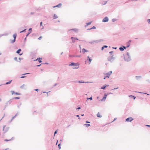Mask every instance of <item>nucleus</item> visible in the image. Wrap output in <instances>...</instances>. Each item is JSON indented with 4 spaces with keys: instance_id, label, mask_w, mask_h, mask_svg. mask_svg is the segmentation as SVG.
Instances as JSON below:
<instances>
[{
    "instance_id": "nucleus-30",
    "label": "nucleus",
    "mask_w": 150,
    "mask_h": 150,
    "mask_svg": "<svg viewBox=\"0 0 150 150\" xmlns=\"http://www.w3.org/2000/svg\"><path fill=\"white\" fill-rule=\"evenodd\" d=\"M95 41H96V40L91 41L90 42H89V43L91 44H93L94 43H96Z\"/></svg>"
},
{
    "instance_id": "nucleus-29",
    "label": "nucleus",
    "mask_w": 150,
    "mask_h": 150,
    "mask_svg": "<svg viewBox=\"0 0 150 150\" xmlns=\"http://www.w3.org/2000/svg\"><path fill=\"white\" fill-rule=\"evenodd\" d=\"M84 125L86 127H88L90 126V125L89 124H85Z\"/></svg>"
},
{
    "instance_id": "nucleus-53",
    "label": "nucleus",
    "mask_w": 150,
    "mask_h": 150,
    "mask_svg": "<svg viewBox=\"0 0 150 150\" xmlns=\"http://www.w3.org/2000/svg\"><path fill=\"white\" fill-rule=\"evenodd\" d=\"M14 59L16 61H17V57H15L14 58Z\"/></svg>"
},
{
    "instance_id": "nucleus-42",
    "label": "nucleus",
    "mask_w": 150,
    "mask_h": 150,
    "mask_svg": "<svg viewBox=\"0 0 150 150\" xmlns=\"http://www.w3.org/2000/svg\"><path fill=\"white\" fill-rule=\"evenodd\" d=\"M147 21L148 22V23L150 24V19H147Z\"/></svg>"
},
{
    "instance_id": "nucleus-45",
    "label": "nucleus",
    "mask_w": 150,
    "mask_h": 150,
    "mask_svg": "<svg viewBox=\"0 0 150 150\" xmlns=\"http://www.w3.org/2000/svg\"><path fill=\"white\" fill-rule=\"evenodd\" d=\"M50 92V91H49V92H45V91H44V92H43V93H47V96H48V93L49 92Z\"/></svg>"
},
{
    "instance_id": "nucleus-47",
    "label": "nucleus",
    "mask_w": 150,
    "mask_h": 150,
    "mask_svg": "<svg viewBox=\"0 0 150 150\" xmlns=\"http://www.w3.org/2000/svg\"><path fill=\"white\" fill-rule=\"evenodd\" d=\"M28 30L29 31V32L31 31V32L32 31V29L31 28H29Z\"/></svg>"
},
{
    "instance_id": "nucleus-34",
    "label": "nucleus",
    "mask_w": 150,
    "mask_h": 150,
    "mask_svg": "<svg viewBox=\"0 0 150 150\" xmlns=\"http://www.w3.org/2000/svg\"><path fill=\"white\" fill-rule=\"evenodd\" d=\"M88 100H92V96H91V97L89 98H87V101Z\"/></svg>"
},
{
    "instance_id": "nucleus-57",
    "label": "nucleus",
    "mask_w": 150,
    "mask_h": 150,
    "mask_svg": "<svg viewBox=\"0 0 150 150\" xmlns=\"http://www.w3.org/2000/svg\"><path fill=\"white\" fill-rule=\"evenodd\" d=\"M11 140V139H9V140H8L7 139H6L4 140V141L6 142H8V141H10Z\"/></svg>"
},
{
    "instance_id": "nucleus-19",
    "label": "nucleus",
    "mask_w": 150,
    "mask_h": 150,
    "mask_svg": "<svg viewBox=\"0 0 150 150\" xmlns=\"http://www.w3.org/2000/svg\"><path fill=\"white\" fill-rule=\"evenodd\" d=\"M92 23V21H91L90 22H89L88 23H86V25L85 26V27H86L87 26L91 24V23Z\"/></svg>"
},
{
    "instance_id": "nucleus-55",
    "label": "nucleus",
    "mask_w": 150,
    "mask_h": 150,
    "mask_svg": "<svg viewBox=\"0 0 150 150\" xmlns=\"http://www.w3.org/2000/svg\"><path fill=\"white\" fill-rule=\"evenodd\" d=\"M123 47V48H124V50L125 49H126V48H127V46L126 47H125V46H122Z\"/></svg>"
},
{
    "instance_id": "nucleus-17",
    "label": "nucleus",
    "mask_w": 150,
    "mask_h": 150,
    "mask_svg": "<svg viewBox=\"0 0 150 150\" xmlns=\"http://www.w3.org/2000/svg\"><path fill=\"white\" fill-rule=\"evenodd\" d=\"M82 52L83 54H84L85 52H88V50L84 48H83L82 50Z\"/></svg>"
},
{
    "instance_id": "nucleus-3",
    "label": "nucleus",
    "mask_w": 150,
    "mask_h": 150,
    "mask_svg": "<svg viewBox=\"0 0 150 150\" xmlns=\"http://www.w3.org/2000/svg\"><path fill=\"white\" fill-rule=\"evenodd\" d=\"M11 99H10L9 100L7 101L5 103L6 105L5 106V108H4V110L6 107L8 106V105L10 104H11V103L12 102Z\"/></svg>"
},
{
    "instance_id": "nucleus-1",
    "label": "nucleus",
    "mask_w": 150,
    "mask_h": 150,
    "mask_svg": "<svg viewBox=\"0 0 150 150\" xmlns=\"http://www.w3.org/2000/svg\"><path fill=\"white\" fill-rule=\"evenodd\" d=\"M124 59L125 61L128 62L131 60V57L129 52H127L126 54L124 55Z\"/></svg>"
},
{
    "instance_id": "nucleus-22",
    "label": "nucleus",
    "mask_w": 150,
    "mask_h": 150,
    "mask_svg": "<svg viewBox=\"0 0 150 150\" xmlns=\"http://www.w3.org/2000/svg\"><path fill=\"white\" fill-rule=\"evenodd\" d=\"M10 42L11 43H13L16 41V40L13 39V40H10Z\"/></svg>"
},
{
    "instance_id": "nucleus-32",
    "label": "nucleus",
    "mask_w": 150,
    "mask_h": 150,
    "mask_svg": "<svg viewBox=\"0 0 150 150\" xmlns=\"http://www.w3.org/2000/svg\"><path fill=\"white\" fill-rule=\"evenodd\" d=\"M126 45H127V47L128 48L130 46V43H128L127 42L126 43Z\"/></svg>"
},
{
    "instance_id": "nucleus-8",
    "label": "nucleus",
    "mask_w": 150,
    "mask_h": 150,
    "mask_svg": "<svg viewBox=\"0 0 150 150\" xmlns=\"http://www.w3.org/2000/svg\"><path fill=\"white\" fill-rule=\"evenodd\" d=\"M108 18L107 17H105L103 20L102 21L103 22H107L108 21Z\"/></svg>"
},
{
    "instance_id": "nucleus-48",
    "label": "nucleus",
    "mask_w": 150,
    "mask_h": 150,
    "mask_svg": "<svg viewBox=\"0 0 150 150\" xmlns=\"http://www.w3.org/2000/svg\"><path fill=\"white\" fill-rule=\"evenodd\" d=\"M76 117H78V119L80 120V117L79 116V115H76Z\"/></svg>"
},
{
    "instance_id": "nucleus-33",
    "label": "nucleus",
    "mask_w": 150,
    "mask_h": 150,
    "mask_svg": "<svg viewBox=\"0 0 150 150\" xmlns=\"http://www.w3.org/2000/svg\"><path fill=\"white\" fill-rule=\"evenodd\" d=\"M106 87V86H105V85L103 86L101 88V89H105Z\"/></svg>"
},
{
    "instance_id": "nucleus-9",
    "label": "nucleus",
    "mask_w": 150,
    "mask_h": 150,
    "mask_svg": "<svg viewBox=\"0 0 150 150\" xmlns=\"http://www.w3.org/2000/svg\"><path fill=\"white\" fill-rule=\"evenodd\" d=\"M62 6V4L59 3L57 5L52 6V8H54L55 7H58V8H60Z\"/></svg>"
},
{
    "instance_id": "nucleus-25",
    "label": "nucleus",
    "mask_w": 150,
    "mask_h": 150,
    "mask_svg": "<svg viewBox=\"0 0 150 150\" xmlns=\"http://www.w3.org/2000/svg\"><path fill=\"white\" fill-rule=\"evenodd\" d=\"M97 116L98 117H101L102 116L100 115V113L99 112H98L97 114Z\"/></svg>"
},
{
    "instance_id": "nucleus-35",
    "label": "nucleus",
    "mask_w": 150,
    "mask_h": 150,
    "mask_svg": "<svg viewBox=\"0 0 150 150\" xmlns=\"http://www.w3.org/2000/svg\"><path fill=\"white\" fill-rule=\"evenodd\" d=\"M26 30V29H24V30L21 31L20 32V33H23V32H25V30Z\"/></svg>"
},
{
    "instance_id": "nucleus-49",
    "label": "nucleus",
    "mask_w": 150,
    "mask_h": 150,
    "mask_svg": "<svg viewBox=\"0 0 150 150\" xmlns=\"http://www.w3.org/2000/svg\"><path fill=\"white\" fill-rule=\"evenodd\" d=\"M80 55H75V57H81Z\"/></svg>"
},
{
    "instance_id": "nucleus-36",
    "label": "nucleus",
    "mask_w": 150,
    "mask_h": 150,
    "mask_svg": "<svg viewBox=\"0 0 150 150\" xmlns=\"http://www.w3.org/2000/svg\"><path fill=\"white\" fill-rule=\"evenodd\" d=\"M146 81L148 83H150V79H147L146 80Z\"/></svg>"
},
{
    "instance_id": "nucleus-12",
    "label": "nucleus",
    "mask_w": 150,
    "mask_h": 150,
    "mask_svg": "<svg viewBox=\"0 0 150 150\" xmlns=\"http://www.w3.org/2000/svg\"><path fill=\"white\" fill-rule=\"evenodd\" d=\"M42 59L41 58H38L34 60V61H37L38 60L39 63H41L42 62L41 59Z\"/></svg>"
},
{
    "instance_id": "nucleus-16",
    "label": "nucleus",
    "mask_w": 150,
    "mask_h": 150,
    "mask_svg": "<svg viewBox=\"0 0 150 150\" xmlns=\"http://www.w3.org/2000/svg\"><path fill=\"white\" fill-rule=\"evenodd\" d=\"M104 40L103 39H100L98 40H96L95 42H96V43H97L98 42H101L102 41H103Z\"/></svg>"
},
{
    "instance_id": "nucleus-23",
    "label": "nucleus",
    "mask_w": 150,
    "mask_h": 150,
    "mask_svg": "<svg viewBox=\"0 0 150 150\" xmlns=\"http://www.w3.org/2000/svg\"><path fill=\"white\" fill-rule=\"evenodd\" d=\"M129 97H132V98L134 100L136 98V97L135 96H132V95H129Z\"/></svg>"
},
{
    "instance_id": "nucleus-2",
    "label": "nucleus",
    "mask_w": 150,
    "mask_h": 150,
    "mask_svg": "<svg viewBox=\"0 0 150 150\" xmlns=\"http://www.w3.org/2000/svg\"><path fill=\"white\" fill-rule=\"evenodd\" d=\"M115 59V58L113 57V55L110 56L108 58V61L112 62Z\"/></svg>"
},
{
    "instance_id": "nucleus-63",
    "label": "nucleus",
    "mask_w": 150,
    "mask_h": 150,
    "mask_svg": "<svg viewBox=\"0 0 150 150\" xmlns=\"http://www.w3.org/2000/svg\"><path fill=\"white\" fill-rule=\"evenodd\" d=\"M146 126L148 127H150V125H146Z\"/></svg>"
},
{
    "instance_id": "nucleus-46",
    "label": "nucleus",
    "mask_w": 150,
    "mask_h": 150,
    "mask_svg": "<svg viewBox=\"0 0 150 150\" xmlns=\"http://www.w3.org/2000/svg\"><path fill=\"white\" fill-rule=\"evenodd\" d=\"M42 36H40L38 38V39L39 40H40L42 38Z\"/></svg>"
},
{
    "instance_id": "nucleus-15",
    "label": "nucleus",
    "mask_w": 150,
    "mask_h": 150,
    "mask_svg": "<svg viewBox=\"0 0 150 150\" xmlns=\"http://www.w3.org/2000/svg\"><path fill=\"white\" fill-rule=\"evenodd\" d=\"M21 51V49H19L16 52V53L18 54H19V55H21L23 54V53L20 54V53Z\"/></svg>"
},
{
    "instance_id": "nucleus-26",
    "label": "nucleus",
    "mask_w": 150,
    "mask_h": 150,
    "mask_svg": "<svg viewBox=\"0 0 150 150\" xmlns=\"http://www.w3.org/2000/svg\"><path fill=\"white\" fill-rule=\"evenodd\" d=\"M119 49L121 51H123L124 50V48H123V47H120L119 48Z\"/></svg>"
},
{
    "instance_id": "nucleus-10",
    "label": "nucleus",
    "mask_w": 150,
    "mask_h": 150,
    "mask_svg": "<svg viewBox=\"0 0 150 150\" xmlns=\"http://www.w3.org/2000/svg\"><path fill=\"white\" fill-rule=\"evenodd\" d=\"M112 71H110L109 72H108L106 73V77L109 78L110 76V74L112 73Z\"/></svg>"
},
{
    "instance_id": "nucleus-43",
    "label": "nucleus",
    "mask_w": 150,
    "mask_h": 150,
    "mask_svg": "<svg viewBox=\"0 0 150 150\" xmlns=\"http://www.w3.org/2000/svg\"><path fill=\"white\" fill-rule=\"evenodd\" d=\"M11 92L12 93V94H13L15 93V92L13 91H11Z\"/></svg>"
},
{
    "instance_id": "nucleus-18",
    "label": "nucleus",
    "mask_w": 150,
    "mask_h": 150,
    "mask_svg": "<svg viewBox=\"0 0 150 150\" xmlns=\"http://www.w3.org/2000/svg\"><path fill=\"white\" fill-rule=\"evenodd\" d=\"M87 60H88L89 62V64H90L91 62V61H92V59L89 56H88L87 58Z\"/></svg>"
},
{
    "instance_id": "nucleus-59",
    "label": "nucleus",
    "mask_w": 150,
    "mask_h": 150,
    "mask_svg": "<svg viewBox=\"0 0 150 150\" xmlns=\"http://www.w3.org/2000/svg\"><path fill=\"white\" fill-rule=\"evenodd\" d=\"M132 41L131 40H129V41L127 42L128 43H130V42Z\"/></svg>"
},
{
    "instance_id": "nucleus-51",
    "label": "nucleus",
    "mask_w": 150,
    "mask_h": 150,
    "mask_svg": "<svg viewBox=\"0 0 150 150\" xmlns=\"http://www.w3.org/2000/svg\"><path fill=\"white\" fill-rule=\"evenodd\" d=\"M26 76H21V78H23L26 77Z\"/></svg>"
},
{
    "instance_id": "nucleus-52",
    "label": "nucleus",
    "mask_w": 150,
    "mask_h": 150,
    "mask_svg": "<svg viewBox=\"0 0 150 150\" xmlns=\"http://www.w3.org/2000/svg\"><path fill=\"white\" fill-rule=\"evenodd\" d=\"M15 94L16 95H21V93H18L17 92H15Z\"/></svg>"
},
{
    "instance_id": "nucleus-58",
    "label": "nucleus",
    "mask_w": 150,
    "mask_h": 150,
    "mask_svg": "<svg viewBox=\"0 0 150 150\" xmlns=\"http://www.w3.org/2000/svg\"><path fill=\"white\" fill-rule=\"evenodd\" d=\"M69 57H75V55H69Z\"/></svg>"
},
{
    "instance_id": "nucleus-11",
    "label": "nucleus",
    "mask_w": 150,
    "mask_h": 150,
    "mask_svg": "<svg viewBox=\"0 0 150 150\" xmlns=\"http://www.w3.org/2000/svg\"><path fill=\"white\" fill-rule=\"evenodd\" d=\"M142 78L141 76H136L135 78L137 80L139 81Z\"/></svg>"
},
{
    "instance_id": "nucleus-56",
    "label": "nucleus",
    "mask_w": 150,
    "mask_h": 150,
    "mask_svg": "<svg viewBox=\"0 0 150 150\" xmlns=\"http://www.w3.org/2000/svg\"><path fill=\"white\" fill-rule=\"evenodd\" d=\"M57 130H56L54 132V135H55V134H56L57 133Z\"/></svg>"
},
{
    "instance_id": "nucleus-50",
    "label": "nucleus",
    "mask_w": 150,
    "mask_h": 150,
    "mask_svg": "<svg viewBox=\"0 0 150 150\" xmlns=\"http://www.w3.org/2000/svg\"><path fill=\"white\" fill-rule=\"evenodd\" d=\"M21 103L20 105H17V107L18 108H20V106H21Z\"/></svg>"
},
{
    "instance_id": "nucleus-37",
    "label": "nucleus",
    "mask_w": 150,
    "mask_h": 150,
    "mask_svg": "<svg viewBox=\"0 0 150 150\" xmlns=\"http://www.w3.org/2000/svg\"><path fill=\"white\" fill-rule=\"evenodd\" d=\"M116 20V19L115 18H113L112 19V22H114Z\"/></svg>"
},
{
    "instance_id": "nucleus-40",
    "label": "nucleus",
    "mask_w": 150,
    "mask_h": 150,
    "mask_svg": "<svg viewBox=\"0 0 150 150\" xmlns=\"http://www.w3.org/2000/svg\"><path fill=\"white\" fill-rule=\"evenodd\" d=\"M60 143L58 145V147H59V149H61V147L60 146Z\"/></svg>"
},
{
    "instance_id": "nucleus-39",
    "label": "nucleus",
    "mask_w": 150,
    "mask_h": 150,
    "mask_svg": "<svg viewBox=\"0 0 150 150\" xmlns=\"http://www.w3.org/2000/svg\"><path fill=\"white\" fill-rule=\"evenodd\" d=\"M96 29V27L95 26H93L92 27L90 28V29Z\"/></svg>"
},
{
    "instance_id": "nucleus-27",
    "label": "nucleus",
    "mask_w": 150,
    "mask_h": 150,
    "mask_svg": "<svg viewBox=\"0 0 150 150\" xmlns=\"http://www.w3.org/2000/svg\"><path fill=\"white\" fill-rule=\"evenodd\" d=\"M58 16L55 14H54L53 16V19H55L57 18Z\"/></svg>"
},
{
    "instance_id": "nucleus-62",
    "label": "nucleus",
    "mask_w": 150,
    "mask_h": 150,
    "mask_svg": "<svg viewBox=\"0 0 150 150\" xmlns=\"http://www.w3.org/2000/svg\"><path fill=\"white\" fill-rule=\"evenodd\" d=\"M34 90L38 92V91L39 90L38 89H34Z\"/></svg>"
},
{
    "instance_id": "nucleus-13",
    "label": "nucleus",
    "mask_w": 150,
    "mask_h": 150,
    "mask_svg": "<svg viewBox=\"0 0 150 150\" xmlns=\"http://www.w3.org/2000/svg\"><path fill=\"white\" fill-rule=\"evenodd\" d=\"M10 33H11V32H9L8 33H4V34H1V35H2V37L3 36H7V35H8Z\"/></svg>"
},
{
    "instance_id": "nucleus-44",
    "label": "nucleus",
    "mask_w": 150,
    "mask_h": 150,
    "mask_svg": "<svg viewBox=\"0 0 150 150\" xmlns=\"http://www.w3.org/2000/svg\"><path fill=\"white\" fill-rule=\"evenodd\" d=\"M20 98V97H16L14 98V99H19Z\"/></svg>"
},
{
    "instance_id": "nucleus-28",
    "label": "nucleus",
    "mask_w": 150,
    "mask_h": 150,
    "mask_svg": "<svg viewBox=\"0 0 150 150\" xmlns=\"http://www.w3.org/2000/svg\"><path fill=\"white\" fill-rule=\"evenodd\" d=\"M108 46L107 45H104L101 48V50H103V49L105 48H107Z\"/></svg>"
},
{
    "instance_id": "nucleus-7",
    "label": "nucleus",
    "mask_w": 150,
    "mask_h": 150,
    "mask_svg": "<svg viewBox=\"0 0 150 150\" xmlns=\"http://www.w3.org/2000/svg\"><path fill=\"white\" fill-rule=\"evenodd\" d=\"M108 95V94H106V93L104 94V96L103 98L101 100V101H105L106 99V97Z\"/></svg>"
},
{
    "instance_id": "nucleus-20",
    "label": "nucleus",
    "mask_w": 150,
    "mask_h": 150,
    "mask_svg": "<svg viewBox=\"0 0 150 150\" xmlns=\"http://www.w3.org/2000/svg\"><path fill=\"white\" fill-rule=\"evenodd\" d=\"M5 127H6V125H4L3 127V131H4L5 133L8 130V129H5Z\"/></svg>"
},
{
    "instance_id": "nucleus-14",
    "label": "nucleus",
    "mask_w": 150,
    "mask_h": 150,
    "mask_svg": "<svg viewBox=\"0 0 150 150\" xmlns=\"http://www.w3.org/2000/svg\"><path fill=\"white\" fill-rule=\"evenodd\" d=\"M75 82H78L79 83H87L88 82H84L82 80L79 81H75Z\"/></svg>"
},
{
    "instance_id": "nucleus-64",
    "label": "nucleus",
    "mask_w": 150,
    "mask_h": 150,
    "mask_svg": "<svg viewBox=\"0 0 150 150\" xmlns=\"http://www.w3.org/2000/svg\"><path fill=\"white\" fill-rule=\"evenodd\" d=\"M24 86V85L23 84V85L21 86V87H20V88H23V86Z\"/></svg>"
},
{
    "instance_id": "nucleus-61",
    "label": "nucleus",
    "mask_w": 150,
    "mask_h": 150,
    "mask_svg": "<svg viewBox=\"0 0 150 150\" xmlns=\"http://www.w3.org/2000/svg\"><path fill=\"white\" fill-rule=\"evenodd\" d=\"M16 117L15 116H13L12 117V120H13V119H14Z\"/></svg>"
},
{
    "instance_id": "nucleus-54",
    "label": "nucleus",
    "mask_w": 150,
    "mask_h": 150,
    "mask_svg": "<svg viewBox=\"0 0 150 150\" xmlns=\"http://www.w3.org/2000/svg\"><path fill=\"white\" fill-rule=\"evenodd\" d=\"M113 53V51H111V52H109V53H110V54L111 55Z\"/></svg>"
},
{
    "instance_id": "nucleus-24",
    "label": "nucleus",
    "mask_w": 150,
    "mask_h": 150,
    "mask_svg": "<svg viewBox=\"0 0 150 150\" xmlns=\"http://www.w3.org/2000/svg\"><path fill=\"white\" fill-rule=\"evenodd\" d=\"M13 38H14V39H15V40H16V37H17V34L16 33L14 34L13 35Z\"/></svg>"
},
{
    "instance_id": "nucleus-41",
    "label": "nucleus",
    "mask_w": 150,
    "mask_h": 150,
    "mask_svg": "<svg viewBox=\"0 0 150 150\" xmlns=\"http://www.w3.org/2000/svg\"><path fill=\"white\" fill-rule=\"evenodd\" d=\"M138 93H144V94H147L148 95H149V94L146 93H143V92H138Z\"/></svg>"
},
{
    "instance_id": "nucleus-21",
    "label": "nucleus",
    "mask_w": 150,
    "mask_h": 150,
    "mask_svg": "<svg viewBox=\"0 0 150 150\" xmlns=\"http://www.w3.org/2000/svg\"><path fill=\"white\" fill-rule=\"evenodd\" d=\"M71 38L72 40V42L74 43L75 42V40L74 39V37H71Z\"/></svg>"
},
{
    "instance_id": "nucleus-5",
    "label": "nucleus",
    "mask_w": 150,
    "mask_h": 150,
    "mask_svg": "<svg viewBox=\"0 0 150 150\" xmlns=\"http://www.w3.org/2000/svg\"><path fill=\"white\" fill-rule=\"evenodd\" d=\"M74 31L75 32L77 33L78 32V30L76 28H73L70 30H68V32L69 33V32L71 31Z\"/></svg>"
},
{
    "instance_id": "nucleus-6",
    "label": "nucleus",
    "mask_w": 150,
    "mask_h": 150,
    "mask_svg": "<svg viewBox=\"0 0 150 150\" xmlns=\"http://www.w3.org/2000/svg\"><path fill=\"white\" fill-rule=\"evenodd\" d=\"M133 119L132 117H129L126 119V121L127 122H131L133 120Z\"/></svg>"
},
{
    "instance_id": "nucleus-31",
    "label": "nucleus",
    "mask_w": 150,
    "mask_h": 150,
    "mask_svg": "<svg viewBox=\"0 0 150 150\" xmlns=\"http://www.w3.org/2000/svg\"><path fill=\"white\" fill-rule=\"evenodd\" d=\"M12 81V80H11L8 82H7L5 84H6V85L9 84L11 83V82Z\"/></svg>"
},
{
    "instance_id": "nucleus-4",
    "label": "nucleus",
    "mask_w": 150,
    "mask_h": 150,
    "mask_svg": "<svg viewBox=\"0 0 150 150\" xmlns=\"http://www.w3.org/2000/svg\"><path fill=\"white\" fill-rule=\"evenodd\" d=\"M70 63V64H69V66H73L75 67L77 66H79V64L78 63H75L71 62Z\"/></svg>"
},
{
    "instance_id": "nucleus-38",
    "label": "nucleus",
    "mask_w": 150,
    "mask_h": 150,
    "mask_svg": "<svg viewBox=\"0 0 150 150\" xmlns=\"http://www.w3.org/2000/svg\"><path fill=\"white\" fill-rule=\"evenodd\" d=\"M31 33V31L29 32H28L26 35V37H27Z\"/></svg>"
},
{
    "instance_id": "nucleus-60",
    "label": "nucleus",
    "mask_w": 150,
    "mask_h": 150,
    "mask_svg": "<svg viewBox=\"0 0 150 150\" xmlns=\"http://www.w3.org/2000/svg\"><path fill=\"white\" fill-rule=\"evenodd\" d=\"M42 22H41L40 23V25L41 26H42Z\"/></svg>"
}]
</instances>
